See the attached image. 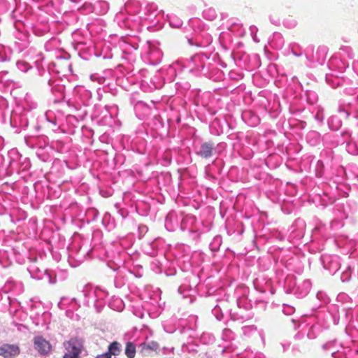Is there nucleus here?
Here are the masks:
<instances>
[{"label": "nucleus", "instance_id": "nucleus-1", "mask_svg": "<svg viewBox=\"0 0 358 358\" xmlns=\"http://www.w3.org/2000/svg\"><path fill=\"white\" fill-rule=\"evenodd\" d=\"M66 352L63 358H80V354L83 349V341L77 337L71 338L64 343Z\"/></svg>", "mask_w": 358, "mask_h": 358}, {"label": "nucleus", "instance_id": "nucleus-2", "mask_svg": "<svg viewBox=\"0 0 358 358\" xmlns=\"http://www.w3.org/2000/svg\"><path fill=\"white\" fill-rule=\"evenodd\" d=\"M20 354V348L17 344L4 343L0 346V356L3 358H15Z\"/></svg>", "mask_w": 358, "mask_h": 358}, {"label": "nucleus", "instance_id": "nucleus-3", "mask_svg": "<svg viewBox=\"0 0 358 358\" xmlns=\"http://www.w3.org/2000/svg\"><path fill=\"white\" fill-rule=\"evenodd\" d=\"M34 348L41 355H47L52 349L50 343L41 336L34 338Z\"/></svg>", "mask_w": 358, "mask_h": 358}, {"label": "nucleus", "instance_id": "nucleus-4", "mask_svg": "<svg viewBox=\"0 0 358 358\" xmlns=\"http://www.w3.org/2000/svg\"><path fill=\"white\" fill-rule=\"evenodd\" d=\"M141 351L144 355H148L150 351L157 352L159 345L156 341L143 343L140 345Z\"/></svg>", "mask_w": 358, "mask_h": 358}, {"label": "nucleus", "instance_id": "nucleus-5", "mask_svg": "<svg viewBox=\"0 0 358 358\" xmlns=\"http://www.w3.org/2000/svg\"><path fill=\"white\" fill-rule=\"evenodd\" d=\"M214 150L213 145L209 143H204L201 145L198 155L203 158H209L212 156Z\"/></svg>", "mask_w": 358, "mask_h": 358}, {"label": "nucleus", "instance_id": "nucleus-6", "mask_svg": "<svg viewBox=\"0 0 358 358\" xmlns=\"http://www.w3.org/2000/svg\"><path fill=\"white\" fill-rule=\"evenodd\" d=\"M136 345L132 342L126 343L124 353L127 358H134L136 356Z\"/></svg>", "mask_w": 358, "mask_h": 358}, {"label": "nucleus", "instance_id": "nucleus-7", "mask_svg": "<svg viewBox=\"0 0 358 358\" xmlns=\"http://www.w3.org/2000/svg\"><path fill=\"white\" fill-rule=\"evenodd\" d=\"M108 349V353H110V356L118 355L121 352V345L118 342L113 341V343H111L109 345Z\"/></svg>", "mask_w": 358, "mask_h": 358}, {"label": "nucleus", "instance_id": "nucleus-8", "mask_svg": "<svg viewBox=\"0 0 358 358\" xmlns=\"http://www.w3.org/2000/svg\"><path fill=\"white\" fill-rule=\"evenodd\" d=\"M96 358H111L110 354L106 352L102 355H97Z\"/></svg>", "mask_w": 358, "mask_h": 358}]
</instances>
